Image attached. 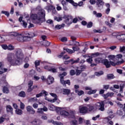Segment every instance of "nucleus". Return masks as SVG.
I'll return each instance as SVG.
<instances>
[{
    "mask_svg": "<svg viewBox=\"0 0 125 125\" xmlns=\"http://www.w3.org/2000/svg\"><path fill=\"white\" fill-rule=\"evenodd\" d=\"M23 59H24V55H23L22 51L20 49L17 50L16 55L12 53H9L7 55V61L13 66L21 65Z\"/></svg>",
    "mask_w": 125,
    "mask_h": 125,
    "instance_id": "1",
    "label": "nucleus"
},
{
    "mask_svg": "<svg viewBox=\"0 0 125 125\" xmlns=\"http://www.w3.org/2000/svg\"><path fill=\"white\" fill-rule=\"evenodd\" d=\"M8 36L10 37L12 39H14L16 37H17V41L20 42H28L29 40L27 38L26 33L24 35L22 33H18L16 32H12L8 33Z\"/></svg>",
    "mask_w": 125,
    "mask_h": 125,
    "instance_id": "2",
    "label": "nucleus"
},
{
    "mask_svg": "<svg viewBox=\"0 0 125 125\" xmlns=\"http://www.w3.org/2000/svg\"><path fill=\"white\" fill-rule=\"evenodd\" d=\"M45 17V11L44 10H40L37 14H33L31 15V18L33 20L36 21L35 23H40V21H42V19H44Z\"/></svg>",
    "mask_w": 125,
    "mask_h": 125,
    "instance_id": "3",
    "label": "nucleus"
},
{
    "mask_svg": "<svg viewBox=\"0 0 125 125\" xmlns=\"http://www.w3.org/2000/svg\"><path fill=\"white\" fill-rule=\"evenodd\" d=\"M95 62L96 63H101L102 62V63H103L107 68H110V67H111V65H112V66H115V65H117V64H120V63H121L120 62L114 63L112 61L109 62L107 59L103 60L102 58H96L95 59Z\"/></svg>",
    "mask_w": 125,
    "mask_h": 125,
    "instance_id": "4",
    "label": "nucleus"
},
{
    "mask_svg": "<svg viewBox=\"0 0 125 125\" xmlns=\"http://www.w3.org/2000/svg\"><path fill=\"white\" fill-rule=\"evenodd\" d=\"M113 37H115L118 41L125 42V34L122 32H113L112 33Z\"/></svg>",
    "mask_w": 125,
    "mask_h": 125,
    "instance_id": "5",
    "label": "nucleus"
},
{
    "mask_svg": "<svg viewBox=\"0 0 125 125\" xmlns=\"http://www.w3.org/2000/svg\"><path fill=\"white\" fill-rule=\"evenodd\" d=\"M105 104H106V101L97 103L96 104L97 109H98V110L102 112H104V111H105V107H104V106H105Z\"/></svg>",
    "mask_w": 125,
    "mask_h": 125,
    "instance_id": "6",
    "label": "nucleus"
},
{
    "mask_svg": "<svg viewBox=\"0 0 125 125\" xmlns=\"http://www.w3.org/2000/svg\"><path fill=\"white\" fill-rule=\"evenodd\" d=\"M67 75V73L64 72L63 73H62V74H61L59 75V77L60 78V81L61 83H62V84H68V85H70V80H67L64 81V77H65V76Z\"/></svg>",
    "mask_w": 125,
    "mask_h": 125,
    "instance_id": "7",
    "label": "nucleus"
},
{
    "mask_svg": "<svg viewBox=\"0 0 125 125\" xmlns=\"http://www.w3.org/2000/svg\"><path fill=\"white\" fill-rule=\"evenodd\" d=\"M44 69L52 73H57V67L52 66V64H48L44 66Z\"/></svg>",
    "mask_w": 125,
    "mask_h": 125,
    "instance_id": "8",
    "label": "nucleus"
},
{
    "mask_svg": "<svg viewBox=\"0 0 125 125\" xmlns=\"http://www.w3.org/2000/svg\"><path fill=\"white\" fill-rule=\"evenodd\" d=\"M122 58H123V55L122 54H118L115 56V60H117V62H113V63H119V62L120 63L112 66H116L117 65H120L121 64H123L124 61V60H123Z\"/></svg>",
    "mask_w": 125,
    "mask_h": 125,
    "instance_id": "9",
    "label": "nucleus"
},
{
    "mask_svg": "<svg viewBox=\"0 0 125 125\" xmlns=\"http://www.w3.org/2000/svg\"><path fill=\"white\" fill-rule=\"evenodd\" d=\"M50 94L51 95V96H52V97H54V98L53 100H51L45 97V100L49 101V102H52V103H54V102H55L57 100V99H58L57 95H56V94L52 93H50Z\"/></svg>",
    "mask_w": 125,
    "mask_h": 125,
    "instance_id": "10",
    "label": "nucleus"
},
{
    "mask_svg": "<svg viewBox=\"0 0 125 125\" xmlns=\"http://www.w3.org/2000/svg\"><path fill=\"white\" fill-rule=\"evenodd\" d=\"M79 111L81 114H86L87 113V105H81L79 106Z\"/></svg>",
    "mask_w": 125,
    "mask_h": 125,
    "instance_id": "11",
    "label": "nucleus"
},
{
    "mask_svg": "<svg viewBox=\"0 0 125 125\" xmlns=\"http://www.w3.org/2000/svg\"><path fill=\"white\" fill-rule=\"evenodd\" d=\"M79 61H80V59L78 58L76 60H74V59H72L68 61H65L64 62V63L66 65L71 63V64H75V63H79Z\"/></svg>",
    "mask_w": 125,
    "mask_h": 125,
    "instance_id": "12",
    "label": "nucleus"
},
{
    "mask_svg": "<svg viewBox=\"0 0 125 125\" xmlns=\"http://www.w3.org/2000/svg\"><path fill=\"white\" fill-rule=\"evenodd\" d=\"M104 3L103 0H98L96 2V4L98 9H102V8H103Z\"/></svg>",
    "mask_w": 125,
    "mask_h": 125,
    "instance_id": "13",
    "label": "nucleus"
},
{
    "mask_svg": "<svg viewBox=\"0 0 125 125\" xmlns=\"http://www.w3.org/2000/svg\"><path fill=\"white\" fill-rule=\"evenodd\" d=\"M98 54H93L89 56V57L87 59L86 62L88 63H89L90 64H91L92 63V58H94V57H96V56H98Z\"/></svg>",
    "mask_w": 125,
    "mask_h": 125,
    "instance_id": "14",
    "label": "nucleus"
},
{
    "mask_svg": "<svg viewBox=\"0 0 125 125\" xmlns=\"http://www.w3.org/2000/svg\"><path fill=\"white\" fill-rule=\"evenodd\" d=\"M26 110L29 114H31L32 115H34L35 113H36V111H35V109L32 108V106L28 105L26 107Z\"/></svg>",
    "mask_w": 125,
    "mask_h": 125,
    "instance_id": "15",
    "label": "nucleus"
},
{
    "mask_svg": "<svg viewBox=\"0 0 125 125\" xmlns=\"http://www.w3.org/2000/svg\"><path fill=\"white\" fill-rule=\"evenodd\" d=\"M49 110H50V111H55V110L59 111V110H61L62 109V108L56 107L55 106L53 105V104H50L49 105Z\"/></svg>",
    "mask_w": 125,
    "mask_h": 125,
    "instance_id": "16",
    "label": "nucleus"
},
{
    "mask_svg": "<svg viewBox=\"0 0 125 125\" xmlns=\"http://www.w3.org/2000/svg\"><path fill=\"white\" fill-rule=\"evenodd\" d=\"M31 124L32 125H41L42 124V120L40 119H34L32 122Z\"/></svg>",
    "mask_w": 125,
    "mask_h": 125,
    "instance_id": "17",
    "label": "nucleus"
},
{
    "mask_svg": "<svg viewBox=\"0 0 125 125\" xmlns=\"http://www.w3.org/2000/svg\"><path fill=\"white\" fill-rule=\"evenodd\" d=\"M60 112V114L62 116H64L65 117H67V116H69V112H68L64 110V108H62L61 110H59Z\"/></svg>",
    "mask_w": 125,
    "mask_h": 125,
    "instance_id": "18",
    "label": "nucleus"
},
{
    "mask_svg": "<svg viewBox=\"0 0 125 125\" xmlns=\"http://www.w3.org/2000/svg\"><path fill=\"white\" fill-rule=\"evenodd\" d=\"M48 110V109L47 107L44 106L43 108H38L37 113H39V114H42L43 112H47Z\"/></svg>",
    "mask_w": 125,
    "mask_h": 125,
    "instance_id": "19",
    "label": "nucleus"
},
{
    "mask_svg": "<svg viewBox=\"0 0 125 125\" xmlns=\"http://www.w3.org/2000/svg\"><path fill=\"white\" fill-rule=\"evenodd\" d=\"M47 82L48 84H51V83H53V82H54V78L52 77L50 75H49L47 79Z\"/></svg>",
    "mask_w": 125,
    "mask_h": 125,
    "instance_id": "20",
    "label": "nucleus"
},
{
    "mask_svg": "<svg viewBox=\"0 0 125 125\" xmlns=\"http://www.w3.org/2000/svg\"><path fill=\"white\" fill-rule=\"evenodd\" d=\"M23 19V17H21L19 18V21L21 23V24H22L23 27H24V28H26L27 27V22H26L25 21H24L23 20H22Z\"/></svg>",
    "mask_w": 125,
    "mask_h": 125,
    "instance_id": "21",
    "label": "nucleus"
},
{
    "mask_svg": "<svg viewBox=\"0 0 125 125\" xmlns=\"http://www.w3.org/2000/svg\"><path fill=\"white\" fill-rule=\"evenodd\" d=\"M43 94H44L45 96H46L48 94V93H47V92H46L44 90H43L39 94H37L36 97H37V98H39L42 96V95H43Z\"/></svg>",
    "mask_w": 125,
    "mask_h": 125,
    "instance_id": "22",
    "label": "nucleus"
},
{
    "mask_svg": "<svg viewBox=\"0 0 125 125\" xmlns=\"http://www.w3.org/2000/svg\"><path fill=\"white\" fill-rule=\"evenodd\" d=\"M48 123L53 124L55 125H63V123L61 122H55L52 120H48Z\"/></svg>",
    "mask_w": 125,
    "mask_h": 125,
    "instance_id": "23",
    "label": "nucleus"
},
{
    "mask_svg": "<svg viewBox=\"0 0 125 125\" xmlns=\"http://www.w3.org/2000/svg\"><path fill=\"white\" fill-rule=\"evenodd\" d=\"M7 112L10 113L11 114L13 115V108L11 107L10 105H7L6 106Z\"/></svg>",
    "mask_w": 125,
    "mask_h": 125,
    "instance_id": "24",
    "label": "nucleus"
},
{
    "mask_svg": "<svg viewBox=\"0 0 125 125\" xmlns=\"http://www.w3.org/2000/svg\"><path fill=\"white\" fill-rule=\"evenodd\" d=\"M25 35H26L27 40H29V39H31V38H34V37H35V33L33 32H30V33H25Z\"/></svg>",
    "mask_w": 125,
    "mask_h": 125,
    "instance_id": "25",
    "label": "nucleus"
},
{
    "mask_svg": "<svg viewBox=\"0 0 125 125\" xmlns=\"http://www.w3.org/2000/svg\"><path fill=\"white\" fill-rule=\"evenodd\" d=\"M62 94L67 95L71 93V90L69 89H62Z\"/></svg>",
    "mask_w": 125,
    "mask_h": 125,
    "instance_id": "26",
    "label": "nucleus"
},
{
    "mask_svg": "<svg viewBox=\"0 0 125 125\" xmlns=\"http://www.w3.org/2000/svg\"><path fill=\"white\" fill-rule=\"evenodd\" d=\"M108 58L109 60L114 61L113 62L115 63L116 62V56L114 55H110L108 56Z\"/></svg>",
    "mask_w": 125,
    "mask_h": 125,
    "instance_id": "27",
    "label": "nucleus"
},
{
    "mask_svg": "<svg viewBox=\"0 0 125 125\" xmlns=\"http://www.w3.org/2000/svg\"><path fill=\"white\" fill-rule=\"evenodd\" d=\"M94 110V107L93 106L91 105H87V113L89 112H92Z\"/></svg>",
    "mask_w": 125,
    "mask_h": 125,
    "instance_id": "28",
    "label": "nucleus"
},
{
    "mask_svg": "<svg viewBox=\"0 0 125 125\" xmlns=\"http://www.w3.org/2000/svg\"><path fill=\"white\" fill-rule=\"evenodd\" d=\"M65 20L66 24L71 23L72 21H73V19H72V17L71 16L66 17Z\"/></svg>",
    "mask_w": 125,
    "mask_h": 125,
    "instance_id": "29",
    "label": "nucleus"
},
{
    "mask_svg": "<svg viewBox=\"0 0 125 125\" xmlns=\"http://www.w3.org/2000/svg\"><path fill=\"white\" fill-rule=\"evenodd\" d=\"M107 114L109 115V118L110 119H113V117H114V115L113 114V111L112 110L109 109L107 111Z\"/></svg>",
    "mask_w": 125,
    "mask_h": 125,
    "instance_id": "30",
    "label": "nucleus"
},
{
    "mask_svg": "<svg viewBox=\"0 0 125 125\" xmlns=\"http://www.w3.org/2000/svg\"><path fill=\"white\" fill-rule=\"evenodd\" d=\"M65 0L67 2H69V3H71V4H72V5H73L74 6H78V4H77V3H75V2H74V0Z\"/></svg>",
    "mask_w": 125,
    "mask_h": 125,
    "instance_id": "31",
    "label": "nucleus"
},
{
    "mask_svg": "<svg viewBox=\"0 0 125 125\" xmlns=\"http://www.w3.org/2000/svg\"><path fill=\"white\" fill-rule=\"evenodd\" d=\"M16 114H17V115H22V114H23V111H22V110H21L19 108H17L16 110Z\"/></svg>",
    "mask_w": 125,
    "mask_h": 125,
    "instance_id": "32",
    "label": "nucleus"
},
{
    "mask_svg": "<svg viewBox=\"0 0 125 125\" xmlns=\"http://www.w3.org/2000/svg\"><path fill=\"white\" fill-rule=\"evenodd\" d=\"M76 93H78V95H79V96H81V95H83V94H84V92L83 90L79 91L78 90H75Z\"/></svg>",
    "mask_w": 125,
    "mask_h": 125,
    "instance_id": "33",
    "label": "nucleus"
},
{
    "mask_svg": "<svg viewBox=\"0 0 125 125\" xmlns=\"http://www.w3.org/2000/svg\"><path fill=\"white\" fill-rule=\"evenodd\" d=\"M96 91H97V90L91 89L87 92V94H89V95L94 94V93H96Z\"/></svg>",
    "mask_w": 125,
    "mask_h": 125,
    "instance_id": "34",
    "label": "nucleus"
},
{
    "mask_svg": "<svg viewBox=\"0 0 125 125\" xmlns=\"http://www.w3.org/2000/svg\"><path fill=\"white\" fill-rule=\"evenodd\" d=\"M63 50H65L66 52H68V53H70L71 54H72V53H74V51H73V50L68 48L65 49V48H63Z\"/></svg>",
    "mask_w": 125,
    "mask_h": 125,
    "instance_id": "35",
    "label": "nucleus"
},
{
    "mask_svg": "<svg viewBox=\"0 0 125 125\" xmlns=\"http://www.w3.org/2000/svg\"><path fill=\"white\" fill-rule=\"evenodd\" d=\"M19 96H20L21 97H25V96H26V93L25 92L22 91L19 93Z\"/></svg>",
    "mask_w": 125,
    "mask_h": 125,
    "instance_id": "36",
    "label": "nucleus"
},
{
    "mask_svg": "<svg viewBox=\"0 0 125 125\" xmlns=\"http://www.w3.org/2000/svg\"><path fill=\"white\" fill-rule=\"evenodd\" d=\"M3 93H9V90L8 89V88L6 87H4L3 88Z\"/></svg>",
    "mask_w": 125,
    "mask_h": 125,
    "instance_id": "37",
    "label": "nucleus"
},
{
    "mask_svg": "<svg viewBox=\"0 0 125 125\" xmlns=\"http://www.w3.org/2000/svg\"><path fill=\"white\" fill-rule=\"evenodd\" d=\"M20 108L21 109V110H24V109H25V104L21 101H20Z\"/></svg>",
    "mask_w": 125,
    "mask_h": 125,
    "instance_id": "38",
    "label": "nucleus"
},
{
    "mask_svg": "<svg viewBox=\"0 0 125 125\" xmlns=\"http://www.w3.org/2000/svg\"><path fill=\"white\" fill-rule=\"evenodd\" d=\"M93 14H94L95 15H96V17H101L102 16V14L100 13H97L96 11H94L93 12Z\"/></svg>",
    "mask_w": 125,
    "mask_h": 125,
    "instance_id": "39",
    "label": "nucleus"
},
{
    "mask_svg": "<svg viewBox=\"0 0 125 125\" xmlns=\"http://www.w3.org/2000/svg\"><path fill=\"white\" fill-rule=\"evenodd\" d=\"M86 68V66H85V65H82L79 67H77V69H79L81 71L83 72V71H84V70H85Z\"/></svg>",
    "mask_w": 125,
    "mask_h": 125,
    "instance_id": "40",
    "label": "nucleus"
},
{
    "mask_svg": "<svg viewBox=\"0 0 125 125\" xmlns=\"http://www.w3.org/2000/svg\"><path fill=\"white\" fill-rule=\"evenodd\" d=\"M38 100V99L36 97L30 98L29 100V102H36Z\"/></svg>",
    "mask_w": 125,
    "mask_h": 125,
    "instance_id": "41",
    "label": "nucleus"
},
{
    "mask_svg": "<svg viewBox=\"0 0 125 125\" xmlns=\"http://www.w3.org/2000/svg\"><path fill=\"white\" fill-rule=\"evenodd\" d=\"M120 52H123V53H125V46H120Z\"/></svg>",
    "mask_w": 125,
    "mask_h": 125,
    "instance_id": "42",
    "label": "nucleus"
},
{
    "mask_svg": "<svg viewBox=\"0 0 125 125\" xmlns=\"http://www.w3.org/2000/svg\"><path fill=\"white\" fill-rule=\"evenodd\" d=\"M1 13H2V14H4L5 15H6L7 17H9V12H8V11H2Z\"/></svg>",
    "mask_w": 125,
    "mask_h": 125,
    "instance_id": "43",
    "label": "nucleus"
},
{
    "mask_svg": "<svg viewBox=\"0 0 125 125\" xmlns=\"http://www.w3.org/2000/svg\"><path fill=\"white\" fill-rule=\"evenodd\" d=\"M62 18L61 17H55V20L56 21H57L58 22H60V21H62Z\"/></svg>",
    "mask_w": 125,
    "mask_h": 125,
    "instance_id": "44",
    "label": "nucleus"
},
{
    "mask_svg": "<svg viewBox=\"0 0 125 125\" xmlns=\"http://www.w3.org/2000/svg\"><path fill=\"white\" fill-rule=\"evenodd\" d=\"M103 71H100L99 72H96L95 73V76H97V77H100V76H102V75H103Z\"/></svg>",
    "mask_w": 125,
    "mask_h": 125,
    "instance_id": "45",
    "label": "nucleus"
},
{
    "mask_svg": "<svg viewBox=\"0 0 125 125\" xmlns=\"http://www.w3.org/2000/svg\"><path fill=\"white\" fill-rule=\"evenodd\" d=\"M82 70H81V69L77 68V69L76 70V76H80V75H81V73H82Z\"/></svg>",
    "mask_w": 125,
    "mask_h": 125,
    "instance_id": "46",
    "label": "nucleus"
},
{
    "mask_svg": "<svg viewBox=\"0 0 125 125\" xmlns=\"http://www.w3.org/2000/svg\"><path fill=\"white\" fill-rule=\"evenodd\" d=\"M27 19V22L28 23H29V25L28 26V28H33V27H34V24L31 23V22H30V20H29V18H26Z\"/></svg>",
    "mask_w": 125,
    "mask_h": 125,
    "instance_id": "47",
    "label": "nucleus"
},
{
    "mask_svg": "<svg viewBox=\"0 0 125 125\" xmlns=\"http://www.w3.org/2000/svg\"><path fill=\"white\" fill-rule=\"evenodd\" d=\"M14 49V46L13 45L10 44L8 46V50H13Z\"/></svg>",
    "mask_w": 125,
    "mask_h": 125,
    "instance_id": "48",
    "label": "nucleus"
},
{
    "mask_svg": "<svg viewBox=\"0 0 125 125\" xmlns=\"http://www.w3.org/2000/svg\"><path fill=\"white\" fill-rule=\"evenodd\" d=\"M72 49L75 53V51H79V50H80V48L78 46H74L72 47Z\"/></svg>",
    "mask_w": 125,
    "mask_h": 125,
    "instance_id": "49",
    "label": "nucleus"
},
{
    "mask_svg": "<svg viewBox=\"0 0 125 125\" xmlns=\"http://www.w3.org/2000/svg\"><path fill=\"white\" fill-rule=\"evenodd\" d=\"M1 47L3 49L6 50V49H8V46L6 44H2L1 45Z\"/></svg>",
    "mask_w": 125,
    "mask_h": 125,
    "instance_id": "50",
    "label": "nucleus"
},
{
    "mask_svg": "<svg viewBox=\"0 0 125 125\" xmlns=\"http://www.w3.org/2000/svg\"><path fill=\"white\" fill-rule=\"evenodd\" d=\"M62 27H64V26H63V25H56L55 28L57 30H59L61 29Z\"/></svg>",
    "mask_w": 125,
    "mask_h": 125,
    "instance_id": "51",
    "label": "nucleus"
},
{
    "mask_svg": "<svg viewBox=\"0 0 125 125\" xmlns=\"http://www.w3.org/2000/svg\"><path fill=\"white\" fill-rule=\"evenodd\" d=\"M107 78L108 79H110V80H112V79H114V78H115V77L114 76V75H113V74H108Z\"/></svg>",
    "mask_w": 125,
    "mask_h": 125,
    "instance_id": "52",
    "label": "nucleus"
},
{
    "mask_svg": "<svg viewBox=\"0 0 125 125\" xmlns=\"http://www.w3.org/2000/svg\"><path fill=\"white\" fill-rule=\"evenodd\" d=\"M99 118H100V115H98L96 117H93L92 118V120H93V121H96V120H97L98 119H99Z\"/></svg>",
    "mask_w": 125,
    "mask_h": 125,
    "instance_id": "53",
    "label": "nucleus"
},
{
    "mask_svg": "<svg viewBox=\"0 0 125 125\" xmlns=\"http://www.w3.org/2000/svg\"><path fill=\"white\" fill-rule=\"evenodd\" d=\"M35 65L36 68H37L38 66H40V61H36L35 62Z\"/></svg>",
    "mask_w": 125,
    "mask_h": 125,
    "instance_id": "54",
    "label": "nucleus"
},
{
    "mask_svg": "<svg viewBox=\"0 0 125 125\" xmlns=\"http://www.w3.org/2000/svg\"><path fill=\"white\" fill-rule=\"evenodd\" d=\"M57 5V10H58V11H60V10H62V7H61V6H59V4H58L56 5Z\"/></svg>",
    "mask_w": 125,
    "mask_h": 125,
    "instance_id": "55",
    "label": "nucleus"
},
{
    "mask_svg": "<svg viewBox=\"0 0 125 125\" xmlns=\"http://www.w3.org/2000/svg\"><path fill=\"white\" fill-rule=\"evenodd\" d=\"M40 78L39 76H34L33 80H34V81H39V80H40Z\"/></svg>",
    "mask_w": 125,
    "mask_h": 125,
    "instance_id": "56",
    "label": "nucleus"
},
{
    "mask_svg": "<svg viewBox=\"0 0 125 125\" xmlns=\"http://www.w3.org/2000/svg\"><path fill=\"white\" fill-rule=\"evenodd\" d=\"M71 124H72L73 125H78V122H77V120H73V121H71Z\"/></svg>",
    "mask_w": 125,
    "mask_h": 125,
    "instance_id": "57",
    "label": "nucleus"
},
{
    "mask_svg": "<svg viewBox=\"0 0 125 125\" xmlns=\"http://www.w3.org/2000/svg\"><path fill=\"white\" fill-rule=\"evenodd\" d=\"M67 38L66 37H62V38L61 41L62 42H67Z\"/></svg>",
    "mask_w": 125,
    "mask_h": 125,
    "instance_id": "58",
    "label": "nucleus"
},
{
    "mask_svg": "<svg viewBox=\"0 0 125 125\" xmlns=\"http://www.w3.org/2000/svg\"><path fill=\"white\" fill-rule=\"evenodd\" d=\"M102 96H103L104 98V99H107V98L108 97H109V94L108 93L106 94H103Z\"/></svg>",
    "mask_w": 125,
    "mask_h": 125,
    "instance_id": "59",
    "label": "nucleus"
},
{
    "mask_svg": "<svg viewBox=\"0 0 125 125\" xmlns=\"http://www.w3.org/2000/svg\"><path fill=\"white\" fill-rule=\"evenodd\" d=\"M32 86H33V81H30L28 82V87H32Z\"/></svg>",
    "mask_w": 125,
    "mask_h": 125,
    "instance_id": "60",
    "label": "nucleus"
},
{
    "mask_svg": "<svg viewBox=\"0 0 125 125\" xmlns=\"http://www.w3.org/2000/svg\"><path fill=\"white\" fill-rule=\"evenodd\" d=\"M105 24L107 26H108V27H112L113 26V24L110 23V22H109V21H105Z\"/></svg>",
    "mask_w": 125,
    "mask_h": 125,
    "instance_id": "61",
    "label": "nucleus"
},
{
    "mask_svg": "<svg viewBox=\"0 0 125 125\" xmlns=\"http://www.w3.org/2000/svg\"><path fill=\"white\" fill-rule=\"evenodd\" d=\"M83 119L82 118H79V124L81 125V124H83Z\"/></svg>",
    "mask_w": 125,
    "mask_h": 125,
    "instance_id": "62",
    "label": "nucleus"
},
{
    "mask_svg": "<svg viewBox=\"0 0 125 125\" xmlns=\"http://www.w3.org/2000/svg\"><path fill=\"white\" fill-rule=\"evenodd\" d=\"M92 27V22H90L87 25V27L91 28Z\"/></svg>",
    "mask_w": 125,
    "mask_h": 125,
    "instance_id": "63",
    "label": "nucleus"
},
{
    "mask_svg": "<svg viewBox=\"0 0 125 125\" xmlns=\"http://www.w3.org/2000/svg\"><path fill=\"white\" fill-rule=\"evenodd\" d=\"M75 70H71L70 72V75L71 76H74V75H75Z\"/></svg>",
    "mask_w": 125,
    "mask_h": 125,
    "instance_id": "64",
    "label": "nucleus"
}]
</instances>
